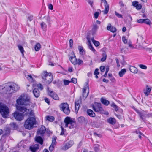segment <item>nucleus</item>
Returning <instances> with one entry per match:
<instances>
[{"mask_svg":"<svg viewBox=\"0 0 152 152\" xmlns=\"http://www.w3.org/2000/svg\"><path fill=\"white\" fill-rule=\"evenodd\" d=\"M17 109L19 110L21 113L15 112L13 114L15 118L18 121H21L23 118V115L30 113L31 110V109H27L26 107L21 106H17Z\"/></svg>","mask_w":152,"mask_h":152,"instance_id":"nucleus-1","label":"nucleus"},{"mask_svg":"<svg viewBox=\"0 0 152 152\" xmlns=\"http://www.w3.org/2000/svg\"><path fill=\"white\" fill-rule=\"evenodd\" d=\"M20 88L19 86L14 83L11 82L7 83L3 88L4 93L10 94L17 91Z\"/></svg>","mask_w":152,"mask_h":152,"instance_id":"nucleus-2","label":"nucleus"},{"mask_svg":"<svg viewBox=\"0 0 152 152\" xmlns=\"http://www.w3.org/2000/svg\"><path fill=\"white\" fill-rule=\"evenodd\" d=\"M16 102L20 105H29L30 103V97L26 95H22L17 100Z\"/></svg>","mask_w":152,"mask_h":152,"instance_id":"nucleus-3","label":"nucleus"},{"mask_svg":"<svg viewBox=\"0 0 152 152\" xmlns=\"http://www.w3.org/2000/svg\"><path fill=\"white\" fill-rule=\"evenodd\" d=\"M42 77L44 82L46 84H49L53 80V76L50 72L44 71L42 74Z\"/></svg>","mask_w":152,"mask_h":152,"instance_id":"nucleus-4","label":"nucleus"},{"mask_svg":"<svg viewBox=\"0 0 152 152\" xmlns=\"http://www.w3.org/2000/svg\"><path fill=\"white\" fill-rule=\"evenodd\" d=\"M35 118L33 117L29 118L25 121L24 126L26 129H30L33 127V126L35 124Z\"/></svg>","mask_w":152,"mask_h":152,"instance_id":"nucleus-5","label":"nucleus"},{"mask_svg":"<svg viewBox=\"0 0 152 152\" xmlns=\"http://www.w3.org/2000/svg\"><path fill=\"white\" fill-rule=\"evenodd\" d=\"M0 113L4 118H7L9 113L8 107L1 103H0Z\"/></svg>","mask_w":152,"mask_h":152,"instance_id":"nucleus-6","label":"nucleus"},{"mask_svg":"<svg viewBox=\"0 0 152 152\" xmlns=\"http://www.w3.org/2000/svg\"><path fill=\"white\" fill-rule=\"evenodd\" d=\"M64 122L65 127H69L70 129H72L76 126V122L72 119L69 117H66L64 119Z\"/></svg>","mask_w":152,"mask_h":152,"instance_id":"nucleus-7","label":"nucleus"},{"mask_svg":"<svg viewBox=\"0 0 152 152\" xmlns=\"http://www.w3.org/2000/svg\"><path fill=\"white\" fill-rule=\"evenodd\" d=\"M60 110L66 115H69L70 113L69 104L67 103H63L59 105Z\"/></svg>","mask_w":152,"mask_h":152,"instance_id":"nucleus-8","label":"nucleus"},{"mask_svg":"<svg viewBox=\"0 0 152 152\" xmlns=\"http://www.w3.org/2000/svg\"><path fill=\"white\" fill-rule=\"evenodd\" d=\"M93 110L96 112L103 113V109L101 106V104L100 103L95 102L94 104L92 105Z\"/></svg>","mask_w":152,"mask_h":152,"instance_id":"nucleus-9","label":"nucleus"},{"mask_svg":"<svg viewBox=\"0 0 152 152\" xmlns=\"http://www.w3.org/2000/svg\"><path fill=\"white\" fill-rule=\"evenodd\" d=\"M47 91L48 94L52 98L55 100H59V98L56 93L55 92L53 91L50 89V88L47 87Z\"/></svg>","mask_w":152,"mask_h":152,"instance_id":"nucleus-10","label":"nucleus"},{"mask_svg":"<svg viewBox=\"0 0 152 152\" xmlns=\"http://www.w3.org/2000/svg\"><path fill=\"white\" fill-rule=\"evenodd\" d=\"M89 91V89L88 83H86V86L84 87L83 89V96L86 98L88 95Z\"/></svg>","mask_w":152,"mask_h":152,"instance_id":"nucleus-11","label":"nucleus"},{"mask_svg":"<svg viewBox=\"0 0 152 152\" xmlns=\"http://www.w3.org/2000/svg\"><path fill=\"white\" fill-rule=\"evenodd\" d=\"M101 0V4L103 3L105 6V10H103L102 12L104 13V14H107L109 10V6L108 4L107 1L106 0Z\"/></svg>","mask_w":152,"mask_h":152,"instance_id":"nucleus-12","label":"nucleus"},{"mask_svg":"<svg viewBox=\"0 0 152 152\" xmlns=\"http://www.w3.org/2000/svg\"><path fill=\"white\" fill-rule=\"evenodd\" d=\"M74 142V141L73 140H71L69 141L62 147V149L64 150H66L68 149L73 145Z\"/></svg>","mask_w":152,"mask_h":152,"instance_id":"nucleus-13","label":"nucleus"},{"mask_svg":"<svg viewBox=\"0 0 152 152\" xmlns=\"http://www.w3.org/2000/svg\"><path fill=\"white\" fill-rule=\"evenodd\" d=\"M71 56L69 58V60L74 65L77 64V60L76 58V56L73 52L71 53Z\"/></svg>","mask_w":152,"mask_h":152,"instance_id":"nucleus-14","label":"nucleus"},{"mask_svg":"<svg viewBox=\"0 0 152 152\" xmlns=\"http://www.w3.org/2000/svg\"><path fill=\"white\" fill-rule=\"evenodd\" d=\"M46 130L45 127L43 126H42L38 129L37 133L38 135H42L44 134Z\"/></svg>","mask_w":152,"mask_h":152,"instance_id":"nucleus-15","label":"nucleus"},{"mask_svg":"<svg viewBox=\"0 0 152 152\" xmlns=\"http://www.w3.org/2000/svg\"><path fill=\"white\" fill-rule=\"evenodd\" d=\"M81 102V97L77 101L75 102V111L77 113L79 110L80 104Z\"/></svg>","mask_w":152,"mask_h":152,"instance_id":"nucleus-16","label":"nucleus"},{"mask_svg":"<svg viewBox=\"0 0 152 152\" xmlns=\"http://www.w3.org/2000/svg\"><path fill=\"white\" fill-rule=\"evenodd\" d=\"M39 148V145L38 144H35L31 146L30 149L32 152H36Z\"/></svg>","mask_w":152,"mask_h":152,"instance_id":"nucleus-17","label":"nucleus"},{"mask_svg":"<svg viewBox=\"0 0 152 152\" xmlns=\"http://www.w3.org/2000/svg\"><path fill=\"white\" fill-rule=\"evenodd\" d=\"M98 28L99 27L96 24H94L91 31V32L92 35H94L96 34Z\"/></svg>","mask_w":152,"mask_h":152,"instance_id":"nucleus-18","label":"nucleus"},{"mask_svg":"<svg viewBox=\"0 0 152 152\" xmlns=\"http://www.w3.org/2000/svg\"><path fill=\"white\" fill-rule=\"evenodd\" d=\"M87 40L88 42V46L89 48L94 53H95L96 52V50L94 48L93 46L91 43V39L90 38L88 37Z\"/></svg>","mask_w":152,"mask_h":152,"instance_id":"nucleus-19","label":"nucleus"},{"mask_svg":"<svg viewBox=\"0 0 152 152\" xmlns=\"http://www.w3.org/2000/svg\"><path fill=\"white\" fill-rule=\"evenodd\" d=\"M107 29L113 33H114L116 31V28L113 26H111L110 24H109L107 27Z\"/></svg>","mask_w":152,"mask_h":152,"instance_id":"nucleus-20","label":"nucleus"},{"mask_svg":"<svg viewBox=\"0 0 152 152\" xmlns=\"http://www.w3.org/2000/svg\"><path fill=\"white\" fill-rule=\"evenodd\" d=\"M87 113L91 117H94L96 115L95 113L91 109H88L87 110Z\"/></svg>","mask_w":152,"mask_h":152,"instance_id":"nucleus-21","label":"nucleus"},{"mask_svg":"<svg viewBox=\"0 0 152 152\" xmlns=\"http://www.w3.org/2000/svg\"><path fill=\"white\" fill-rule=\"evenodd\" d=\"M34 96L36 98H37L39 96V91L37 88L34 89L33 91Z\"/></svg>","mask_w":152,"mask_h":152,"instance_id":"nucleus-22","label":"nucleus"},{"mask_svg":"<svg viewBox=\"0 0 152 152\" xmlns=\"http://www.w3.org/2000/svg\"><path fill=\"white\" fill-rule=\"evenodd\" d=\"M35 140L36 142L39 143L41 145H42L43 143V140L40 136H38L36 137Z\"/></svg>","mask_w":152,"mask_h":152,"instance_id":"nucleus-23","label":"nucleus"},{"mask_svg":"<svg viewBox=\"0 0 152 152\" xmlns=\"http://www.w3.org/2000/svg\"><path fill=\"white\" fill-rule=\"evenodd\" d=\"M107 121L112 125H114L116 123V120L114 118H110L107 120Z\"/></svg>","mask_w":152,"mask_h":152,"instance_id":"nucleus-24","label":"nucleus"},{"mask_svg":"<svg viewBox=\"0 0 152 152\" xmlns=\"http://www.w3.org/2000/svg\"><path fill=\"white\" fill-rule=\"evenodd\" d=\"M9 67H0V72L2 73L8 72V70H10Z\"/></svg>","mask_w":152,"mask_h":152,"instance_id":"nucleus-25","label":"nucleus"},{"mask_svg":"<svg viewBox=\"0 0 152 152\" xmlns=\"http://www.w3.org/2000/svg\"><path fill=\"white\" fill-rule=\"evenodd\" d=\"M126 72V69H123L120 71L118 74L120 77H122Z\"/></svg>","mask_w":152,"mask_h":152,"instance_id":"nucleus-26","label":"nucleus"},{"mask_svg":"<svg viewBox=\"0 0 152 152\" xmlns=\"http://www.w3.org/2000/svg\"><path fill=\"white\" fill-rule=\"evenodd\" d=\"M78 49L80 54L83 55L85 53L84 50L82 46H78Z\"/></svg>","mask_w":152,"mask_h":152,"instance_id":"nucleus-27","label":"nucleus"},{"mask_svg":"<svg viewBox=\"0 0 152 152\" xmlns=\"http://www.w3.org/2000/svg\"><path fill=\"white\" fill-rule=\"evenodd\" d=\"M41 27L43 31H45L47 28V25L46 23L43 22H42L40 24Z\"/></svg>","mask_w":152,"mask_h":152,"instance_id":"nucleus-28","label":"nucleus"},{"mask_svg":"<svg viewBox=\"0 0 152 152\" xmlns=\"http://www.w3.org/2000/svg\"><path fill=\"white\" fill-rule=\"evenodd\" d=\"M101 101L102 103L106 106L108 105L109 103V102L107 100L102 98L101 99Z\"/></svg>","mask_w":152,"mask_h":152,"instance_id":"nucleus-29","label":"nucleus"},{"mask_svg":"<svg viewBox=\"0 0 152 152\" xmlns=\"http://www.w3.org/2000/svg\"><path fill=\"white\" fill-rule=\"evenodd\" d=\"M90 39L96 46L97 47L100 44L99 42L94 40V37H92L91 39L90 38Z\"/></svg>","mask_w":152,"mask_h":152,"instance_id":"nucleus-30","label":"nucleus"},{"mask_svg":"<svg viewBox=\"0 0 152 152\" xmlns=\"http://www.w3.org/2000/svg\"><path fill=\"white\" fill-rule=\"evenodd\" d=\"M145 91H146L144 92V93L145 94L146 96H148L151 92V89L150 88L148 87V85H147L146 86Z\"/></svg>","mask_w":152,"mask_h":152,"instance_id":"nucleus-31","label":"nucleus"},{"mask_svg":"<svg viewBox=\"0 0 152 152\" xmlns=\"http://www.w3.org/2000/svg\"><path fill=\"white\" fill-rule=\"evenodd\" d=\"M10 70H8V72H17L18 71V68L16 67H9Z\"/></svg>","mask_w":152,"mask_h":152,"instance_id":"nucleus-32","label":"nucleus"},{"mask_svg":"<svg viewBox=\"0 0 152 152\" xmlns=\"http://www.w3.org/2000/svg\"><path fill=\"white\" fill-rule=\"evenodd\" d=\"M130 71L133 73H136L138 72V69L136 67H130Z\"/></svg>","mask_w":152,"mask_h":152,"instance_id":"nucleus-33","label":"nucleus"},{"mask_svg":"<svg viewBox=\"0 0 152 152\" xmlns=\"http://www.w3.org/2000/svg\"><path fill=\"white\" fill-rule=\"evenodd\" d=\"M18 48L20 50V51L21 52L22 55L23 56H24V49L23 47L21 46L20 45H18Z\"/></svg>","mask_w":152,"mask_h":152,"instance_id":"nucleus-34","label":"nucleus"},{"mask_svg":"<svg viewBox=\"0 0 152 152\" xmlns=\"http://www.w3.org/2000/svg\"><path fill=\"white\" fill-rule=\"evenodd\" d=\"M26 77L30 82H34V79L31 75H26Z\"/></svg>","mask_w":152,"mask_h":152,"instance_id":"nucleus-35","label":"nucleus"},{"mask_svg":"<svg viewBox=\"0 0 152 152\" xmlns=\"http://www.w3.org/2000/svg\"><path fill=\"white\" fill-rule=\"evenodd\" d=\"M44 18H45L47 22L49 24L51 23V20L49 16H45Z\"/></svg>","mask_w":152,"mask_h":152,"instance_id":"nucleus-36","label":"nucleus"},{"mask_svg":"<svg viewBox=\"0 0 152 152\" xmlns=\"http://www.w3.org/2000/svg\"><path fill=\"white\" fill-rule=\"evenodd\" d=\"M41 48V45L40 43H37L35 46V50L37 51H38Z\"/></svg>","mask_w":152,"mask_h":152,"instance_id":"nucleus-37","label":"nucleus"},{"mask_svg":"<svg viewBox=\"0 0 152 152\" xmlns=\"http://www.w3.org/2000/svg\"><path fill=\"white\" fill-rule=\"evenodd\" d=\"M46 119L50 122H52L54 121V118L52 116H47L46 117Z\"/></svg>","mask_w":152,"mask_h":152,"instance_id":"nucleus-38","label":"nucleus"},{"mask_svg":"<svg viewBox=\"0 0 152 152\" xmlns=\"http://www.w3.org/2000/svg\"><path fill=\"white\" fill-rule=\"evenodd\" d=\"M102 57L101 59V61L102 62L106 60L107 58L106 53H104L102 54Z\"/></svg>","mask_w":152,"mask_h":152,"instance_id":"nucleus-39","label":"nucleus"},{"mask_svg":"<svg viewBox=\"0 0 152 152\" xmlns=\"http://www.w3.org/2000/svg\"><path fill=\"white\" fill-rule=\"evenodd\" d=\"M139 115L142 120L145 117L146 115V114L144 112H142L140 113Z\"/></svg>","mask_w":152,"mask_h":152,"instance_id":"nucleus-40","label":"nucleus"},{"mask_svg":"<svg viewBox=\"0 0 152 152\" xmlns=\"http://www.w3.org/2000/svg\"><path fill=\"white\" fill-rule=\"evenodd\" d=\"M57 137H53L52 138V142L51 145H54L56 143V139Z\"/></svg>","mask_w":152,"mask_h":152,"instance_id":"nucleus-41","label":"nucleus"},{"mask_svg":"<svg viewBox=\"0 0 152 152\" xmlns=\"http://www.w3.org/2000/svg\"><path fill=\"white\" fill-rule=\"evenodd\" d=\"M10 129L9 128H7L5 129L4 135H8L10 133Z\"/></svg>","mask_w":152,"mask_h":152,"instance_id":"nucleus-42","label":"nucleus"},{"mask_svg":"<svg viewBox=\"0 0 152 152\" xmlns=\"http://www.w3.org/2000/svg\"><path fill=\"white\" fill-rule=\"evenodd\" d=\"M143 39V37H142V36H139L138 38L137 39V42H139V43H140V42H142Z\"/></svg>","mask_w":152,"mask_h":152,"instance_id":"nucleus-43","label":"nucleus"},{"mask_svg":"<svg viewBox=\"0 0 152 152\" xmlns=\"http://www.w3.org/2000/svg\"><path fill=\"white\" fill-rule=\"evenodd\" d=\"M143 23H145L148 25H150L151 23V22L148 19H144Z\"/></svg>","mask_w":152,"mask_h":152,"instance_id":"nucleus-44","label":"nucleus"},{"mask_svg":"<svg viewBox=\"0 0 152 152\" xmlns=\"http://www.w3.org/2000/svg\"><path fill=\"white\" fill-rule=\"evenodd\" d=\"M111 106L112 107L115 109L116 111H117L118 110V108L117 105L114 103H113L111 104Z\"/></svg>","mask_w":152,"mask_h":152,"instance_id":"nucleus-45","label":"nucleus"},{"mask_svg":"<svg viewBox=\"0 0 152 152\" xmlns=\"http://www.w3.org/2000/svg\"><path fill=\"white\" fill-rule=\"evenodd\" d=\"M27 18L28 20L29 21H32L33 18V16L32 15H28L27 17Z\"/></svg>","mask_w":152,"mask_h":152,"instance_id":"nucleus-46","label":"nucleus"},{"mask_svg":"<svg viewBox=\"0 0 152 152\" xmlns=\"http://www.w3.org/2000/svg\"><path fill=\"white\" fill-rule=\"evenodd\" d=\"M61 132L60 133V135H64V132L66 131V130L62 126L61 127Z\"/></svg>","mask_w":152,"mask_h":152,"instance_id":"nucleus-47","label":"nucleus"},{"mask_svg":"<svg viewBox=\"0 0 152 152\" xmlns=\"http://www.w3.org/2000/svg\"><path fill=\"white\" fill-rule=\"evenodd\" d=\"M77 64L79 65H81L83 64V61L80 59H79L77 61Z\"/></svg>","mask_w":152,"mask_h":152,"instance_id":"nucleus-48","label":"nucleus"},{"mask_svg":"<svg viewBox=\"0 0 152 152\" xmlns=\"http://www.w3.org/2000/svg\"><path fill=\"white\" fill-rule=\"evenodd\" d=\"M139 4L138 2L137 1H134L132 2V5L136 7Z\"/></svg>","mask_w":152,"mask_h":152,"instance_id":"nucleus-49","label":"nucleus"},{"mask_svg":"<svg viewBox=\"0 0 152 152\" xmlns=\"http://www.w3.org/2000/svg\"><path fill=\"white\" fill-rule=\"evenodd\" d=\"M70 82L72 83H74L76 84L77 83V80L76 78H73L71 79Z\"/></svg>","mask_w":152,"mask_h":152,"instance_id":"nucleus-50","label":"nucleus"},{"mask_svg":"<svg viewBox=\"0 0 152 152\" xmlns=\"http://www.w3.org/2000/svg\"><path fill=\"white\" fill-rule=\"evenodd\" d=\"M115 15L118 18H123V17L121 15L119 14L116 11H115Z\"/></svg>","mask_w":152,"mask_h":152,"instance_id":"nucleus-51","label":"nucleus"},{"mask_svg":"<svg viewBox=\"0 0 152 152\" xmlns=\"http://www.w3.org/2000/svg\"><path fill=\"white\" fill-rule=\"evenodd\" d=\"M70 83V81L69 80H64V84L65 85H68Z\"/></svg>","mask_w":152,"mask_h":152,"instance_id":"nucleus-52","label":"nucleus"},{"mask_svg":"<svg viewBox=\"0 0 152 152\" xmlns=\"http://www.w3.org/2000/svg\"><path fill=\"white\" fill-rule=\"evenodd\" d=\"M70 47L71 48H72L73 47V40L72 39H70L69 40V41Z\"/></svg>","mask_w":152,"mask_h":152,"instance_id":"nucleus-53","label":"nucleus"},{"mask_svg":"<svg viewBox=\"0 0 152 152\" xmlns=\"http://www.w3.org/2000/svg\"><path fill=\"white\" fill-rule=\"evenodd\" d=\"M122 40L123 42L125 43H126L127 42V40L126 39V38L124 37H122Z\"/></svg>","mask_w":152,"mask_h":152,"instance_id":"nucleus-54","label":"nucleus"},{"mask_svg":"<svg viewBox=\"0 0 152 152\" xmlns=\"http://www.w3.org/2000/svg\"><path fill=\"white\" fill-rule=\"evenodd\" d=\"M37 87L40 89L41 90H42L43 89V87L42 85L41 84H39L37 85Z\"/></svg>","mask_w":152,"mask_h":152,"instance_id":"nucleus-55","label":"nucleus"},{"mask_svg":"<svg viewBox=\"0 0 152 152\" xmlns=\"http://www.w3.org/2000/svg\"><path fill=\"white\" fill-rule=\"evenodd\" d=\"M54 148V145H51L49 148V150L50 151L52 152Z\"/></svg>","mask_w":152,"mask_h":152,"instance_id":"nucleus-56","label":"nucleus"},{"mask_svg":"<svg viewBox=\"0 0 152 152\" xmlns=\"http://www.w3.org/2000/svg\"><path fill=\"white\" fill-rule=\"evenodd\" d=\"M99 14V12H95L94 14V17L96 19L97 18Z\"/></svg>","mask_w":152,"mask_h":152,"instance_id":"nucleus-57","label":"nucleus"},{"mask_svg":"<svg viewBox=\"0 0 152 152\" xmlns=\"http://www.w3.org/2000/svg\"><path fill=\"white\" fill-rule=\"evenodd\" d=\"M99 145H94V149L95 151H97L98 150L99 148Z\"/></svg>","mask_w":152,"mask_h":152,"instance_id":"nucleus-58","label":"nucleus"},{"mask_svg":"<svg viewBox=\"0 0 152 152\" xmlns=\"http://www.w3.org/2000/svg\"><path fill=\"white\" fill-rule=\"evenodd\" d=\"M142 7V5L140 4H139L136 7V8L137 10H140L141 9Z\"/></svg>","mask_w":152,"mask_h":152,"instance_id":"nucleus-59","label":"nucleus"},{"mask_svg":"<svg viewBox=\"0 0 152 152\" xmlns=\"http://www.w3.org/2000/svg\"><path fill=\"white\" fill-rule=\"evenodd\" d=\"M99 69H96L94 72V75H99Z\"/></svg>","mask_w":152,"mask_h":152,"instance_id":"nucleus-60","label":"nucleus"},{"mask_svg":"<svg viewBox=\"0 0 152 152\" xmlns=\"http://www.w3.org/2000/svg\"><path fill=\"white\" fill-rule=\"evenodd\" d=\"M144 19H140L139 20H137V22L138 23H143V22L144 21Z\"/></svg>","mask_w":152,"mask_h":152,"instance_id":"nucleus-61","label":"nucleus"},{"mask_svg":"<svg viewBox=\"0 0 152 152\" xmlns=\"http://www.w3.org/2000/svg\"><path fill=\"white\" fill-rule=\"evenodd\" d=\"M110 79L111 80V81H112V82H113V83H115V82L116 81V80H115V78L113 77H110Z\"/></svg>","mask_w":152,"mask_h":152,"instance_id":"nucleus-62","label":"nucleus"},{"mask_svg":"<svg viewBox=\"0 0 152 152\" xmlns=\"http://www.w3.org/2000/svg\"><path fill=\"white\" fill-rule=\"evenodd\" d=\"M128 44L129 45V47L133 49L134 48V47L133 46L132 44L130 42H129Z\"/></svg>","mask_w":152,"mask_h":152,"instance_id":"nucleus-63","label":"nucleus"},{"mask_svg":"<svg viewBox=\"0 0 152 152\" xmlns=\"http://www.w3.org/2000/svg\"><path fill=\"white\" fill-rule=\"evenodd\" d=\"M48 8L49 9L52 10L53 9V6L52 4H50L48 5Z\"/></svg>","mask_w":152,"mask_h":152,"instance_id":"nucleus-64","label":"nucleus"}]
</instances>
